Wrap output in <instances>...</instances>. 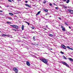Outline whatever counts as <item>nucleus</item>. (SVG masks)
Returning a JSON list of instances; mask_svg holds the SVG:
<instances>
[{
    "label": "nucleus",
    "mask_w": 73,
    "mask_h": 73,
    "mask_svg": "<svg viewBox=\"0 0 73 73\" xmlns=\"http://www.w3.org/2000/svg\"><path fill=\"white\" fill-rule=\"evenodd\" d=\"M65 24L66 25H68V24L67 23L65 22Z\"/></svg>",
    "instance_id": "nucleus-25"
},
{
    "label": "nucleus",
    "mask_w": 73,
    "mask_h": 73,
    "mask_svg": "<svg viewBox=\"0 0 73 73\" xmlns=\"http://www.w3.org/2000/svg\"><path fill=\"white\" fill-rule=\"evenodd\" d=\"M24 25H23L22 26V30L23 31V29H24Z\"/></svg>",
    "instance_id": "nucleus-11"
},
{
    "label": "nucleus",
    "mask_w": 73,
    "mask_h": 73,
    "mask_svg": "<svg viewBox=\"0 0 73 73\" xmlns=\"http://www.w3.org/2000/svg\"><path fill=\"white\" fill-rule=\"evenodd\" d=\"M52 17V16H50L49 17Z\"/></svg>",
    "instance_id": "nucleus-49"
},
{
    "label": "nucleus",
    "mask_w": 73,
    "mask_h": 73,
    "mask_svg": "<svg viewBox=\"0 0 73 73\" xmlns=\"http://www.w3.org/2000/svg\"><path fill=\"white\" fill-rule=\"evenodd\" d=\"M49 36H53V35H52V34H49Z\"/></svg>",
    "instance_id": "nucleus-21"
},
{
    "label": "nucleus",
    "mask_w": 73,
    "mask_h": 73,
    "mask_svg": "<svg viewBox=\"0 0 73 73\" xmlns=\"http://www.w3.org/2000/svg\"><path fill=\"white\" fill-rule=\"evenodd\" d=\"M5 7H10V6H9V5L5 6Z\"/></svg>",
    "instance_id": "nucleus-28"
},
{
    "label": "nucleus",
    "mask_w": 73,
    "mask_h": 73,
    "mask_svg": "<svg viewBox=\"0 0 73 73\" xmlns=\"http://www.w3.org/2000/svg\"><path fill=\"white\" fill-rule=\"evenodd\" d=\"M7 36H8V37H10V38H12V36L11 35H9Z\"/></svg>",
    "instance_id": "nucleus-17"
},
{
    "label": "nucleus",
    "mask_w": 73,
    "mask_h": 73,
    "mask_svg": "<svg viewBox=\"0 0 73 73\" xmlns=\"http://www.w3.org/2000/svg\"><path fill=\"white\" fill-rule=\"evenodd\" d=\"M7 24H11V23L9 22H7Z\"/></svg>",
    "instance_id": "nucleus-20"
},
{
    "label": "nucleus",
    "mask_w": 73,
    "mask_h": 73,
    "mask_svg": "<svg viewBox=\"0 0 73 73\" xmlns=\"http://www.w3.org/2000/svg\"><path fill=\"white\" fill-rule=\"evenodd\" d=\"M40 60L46 65H48V60L47 59L41 58Z\"/></svg>",
    "instance_id": "nucleus-1"
},
{
    "label": "nucleus",
    "mask_w": 73,
    "mask_h": 73,
    "mask_svg": "<svg viewBox=\"0 0 73 73\" xmlns=\"http://www.w3.org/2000/svg\"><path fill=\"white\" fill-rule=\"evenodd\" d=\"M58 18L60 20H62L61 18V17H58Z\"/></svg>",
    "instance_id": "nucleus-31"
},
{
    "label": "nucleus",
    "mask_w": 73,
    "mask_h": 73,
    "mask_svg": "<svg viewBox=\"0 0 73 73\" xmlns=\"http://www.w3.org/2000/svg\"><path fill=\"white\" fill-rule=\"evenodd\" d=\"M0 32H1V31H0Z\"/></svg>",
    "instance_id": "nucleus-51"
},
{
    "label": "nucleus",
    "mask_w": 73,
    "mask_h": 73,
    "mask_svg": "<svg viewBox=\"0 0 73 73\" xmlns=\"http://www.w3.org/2000/svg\"><path fill=\"white\" fill-rule=\"evenodd\" d=\"M25 6H26V7H29V8H31V6H29V5L27 4H25Z\"/></svg>",
    "instance_id": "nucleus-9"
},
{
    "label": "nucleus",
    "mask_w": 73,
    "mask_h": 73,
    "mask_svg": "<svg viewBox=\"0 0 73 73\" xmlns=\"http://www.w3.org/2000/svg\"><path fill=\"white\" fill-rule=\"evenodd\" d=\"M50 6H52V3H50Z\"/></svg>",
    "instance_id": "nucleus-36"
},
{
    "label": "nucleus",
    "mask_w": 73,
    "mask_h": 73,
    "mask_svg": "<svg viewBox=\"0 0 73 73\" xmlns=\"http://www.w3.org/2000/svg\"><path fill=\"white\" fill-rule=\"evenodd\" d=\"M8 36V35H6L5 34H3L2 35V36H3V37H5V36Z\"/></svg>",
    "instance_id": "nucleus-13"
},
{
    "label": "nucleus",
    "mask_w": 73,
    "mask_h": 73,
    "mask_svg": "<svg viewBox=\"0 0 73 73\" xmlns=\"http://www.w3.org/2000/svg\"><path fill=\"white\" fill-rule=\"evenodd\" d=\"M12 29L13 30V31H16V30L15 29Z\"/></svg>",
    "instance_id": "nucleus-39"
},
{
    "label": "nucleus",
    "mask_w": 73,
    "mask_h": 73,
    "mask_svg": "<svg viewBox=\"0 0 73 73\" xmlns=\"http://www.w3.org/2000/svg\"><path fill=\"white\" fill-rule=\"evenodd\" d=\"M41 13V11H38V13H37V14L36 15H39L40 13Z\"/></svg>",
    "instance_id": "nucleus-12"
},
{
    "label": "nucleus",
    "mask_w": 73,
    "mask_h": 73,
    "mask_svg": "<svg viewBox=\"0 0 73 73\" xmlns=\"http://www.w3.org/2000/svg\"><path fill=\"white\" fill-rule=\"evenodd\" d=\"M50 15V14H49V13H47V14H45V15L46 16H48V15Z\"/></svg>",
    "instance_id": "nucleus-18"
},
{
    "label": "nucleus",
    "mask_w": 73,
    "mask_h": 73,
    "mask_svg": "<svg viewBox=\"0 0 73 73\" xmlns=\"http://www.w3.org/2000/svg\"><path fill=\"white\" fill-rule=\"evenodd\" d=\"M0 8H2L1 7V6H0Z\"/></svg>",
    "instance_id": "nucleus-47"
},
{
    "label": "nucleus",
    "mask_w": 73,
    "mask_h": 73,
    "mask_svg": "<svg viewBox=\"0 0 73 73\" xmlns=\"http://www.w3.org/2000/svg\"><path fill=\"white\" fill-rule=\"evenodd\" d=\"M13 70L14 71L15 73H17L18 72V70L16 68H13Z\"/></svg>",
    "instance_id": "nucleus-4"
},
{
    "label": "nucleus",
    "mask_w": 73,
    "mask_h": 73,
    "mask_svg": "<svg viewBox=\"0 0 73 73\" xmlns=\"http://www.w3.org/2000/svg\"><path fill=\"white\" fill-rule=\"evenodd\" d=\"M44 11H45V12H48V10L47 9H44Z\"/></svg>",
    "instance_id": "nucleus-14"
},
{
    "label": "nucleus",
    "mask_w": 73,
    "mask_h": 73,
    "mask_svg": "<svg viewBox=\"0 0 73 73\" xmlns=\"http://www.w3.org/2000/svg\"><path fill=\"white\" fill-rule=\"evenodd\" d=\"M44 29L45 30H47L46 29V28H44Z\"/></svg>",
    "instance_id": "nucleus-43"
},
{
    "label": "nucleus",
    "mask_w": 73,
    "mask_h": 73,
    "mask_svg": "<svg viewBox=\"0 0 73 73\" xmlns=\"http://www.w3.org/2000/svg\"><path fill=\"white\" fill-rule=\"evenodd\" d=\"M43 3L44 4H45V3H46V1H43Z\"/></svg>",
    "instance_id": "nucleus-24"
},
{
    "label": "nucleus",
    "mask_w": 73,
    "mask_h": 73,
    "mask_svg": "<svg viewBox=\"0 0 73 73\" xmlns=\"http://www.w3.org/2000/svg\"><path fill=\"white\" fill-rule=\"evenodd\" d=\"M8 1H9V2H12V1H11V0H8Z\"/></svg>",
    "instance_id": "nucleus-29"
},
{
    "label": "nucleus",
    "mask_w": 73,
    "mask_h": 73,
    "mask_svg": "<svg viewBox=\"0 0 73 73\" xmlns=\"http://www.w3.org/2000/svg\"><path fill=\"white\" fill-rule=\"evenodd\" d=\"M33 39L34 41H35L36 40V39L35 38V36H34L33 37Z\"/></svg>",
    "instance_id": "nucleus-15"
},
{
    "label": "nucleus",
    "mask_w": 73,
    "mask_h": 73,
    "mask_svg": "<svg viewBox=\"0 0 73 73\" xmlns=\"http://www.w3.org/2000/svg\"><path fill=\"white\" fill-rule=\"evenodd\" d=\"M61 46L64 49H66V46H65L64 44H62L61 45Z\"/></svg>",
    "instance_id": "nucleus-6"
},
{
    "label": "nucleus",
    "mask_w": 73,
    "mask_h": 73,
    "mask_svg": "<svg viewBox=\"0 0 73 73\" xmlns=\"http://www.w3.org/2000/svg\"><path fill=\"white\" fill-rule=\"evenodd\" d=\"M69 28L70 29H71V27H70V26H69Z\"/></svg>",
    "instance_id": "nucleus-40"
},
{
    "label": "nucleus",
    "mask_w": 73,
    "mask_h": 73,
    "mask_svg": "<svg viewBox=\"0 0 73 73\" xmlns=\"http://www.w3.org/2000/svg\"><path fill=\"white\" fill-rule=\"evenodd\" d=\"M63 7L65 8V9H66V8H67V7L66 6H63Z\"/></svg>",
    "instance_id": "nucleus-22"
},
{
    "label": "nucleus",
    "mask_w": 73,
    "mask_h": 73,
    "mask_svg": "<svg viewBox=\"0 0 73 73\" xmlns=\"http://www.w3.org/2000/svg\"><path fill=\"white\" fill-rule=\"evenodd\" d=\"M70 49L71 50H73V48H70Z\"/></svg>",
    "instance_id": "nucleus-34"
},
{
    "label": "nucleus",
    "mask_w": 73,
    "mask_h": 73,
    "mask_svg": "<svg viewBox=\"0 0 73 73\" xmlns=\"http://www.w3.org/2000/svg\"><path fill=\"white\" fill-rule=\"evenodd\" d=\"M62 64H63V65H65L67 67H69V65L68 64H66V63L65 62H62Z\"/></svg>",
    "instance_id": "nucleus-2"
},
{
    "label": "nucleus",
    "mask_w": 73,
    "mask_h": 73,
    "mask_svg": "<svg viewBox=\"0 0 73 73\" xmlns=\"http://www.w3.org/2000/svg\"><path fill=\"white\" fill-rule=\"evenodd\" d=\"M70 1L69 0H68L66 2V3H69V2Z\"/></svg>",
    "instance_id": "nucleus-19"
},
{
    "label": "nucleus",
    "mask_w": 73,
    "mask_h": 73,
    "mask_svg": "<svg viewBox=\"0 0 73 73\" xmlns=\"http://www.w3.org/2000/svg\"><path fill=\"white\" fill-rule=\"evenodd\" d=\"M26 64L28 66H30V63H29V62L28 61L26 62Z\"/></svg>",
    "instance_id": "nucleus-7"
},
{
    "label": "nucleus",
    "mask_w": 73,
    "mask_h": 73,
    "mask_svg": "<svg viewBox=\"0 0 73 73\" xmlns=\"http://www.w3.org/2000/svg\"><path fill=\"white\" fill-rule=\"evenodd\" d=\"M67 48H68V49H70V47L69 46H67Z\"/></svg>",
    "instance_id": "nucleus-32"
},
{
    "label": "nucleus",
    "mask_w": 73,
    "mask_h": 73,
    "mask_svg": "<svg viewBox=\"0 0 73 73\" xmlns=\"http://www.w3.org/2000/svg\"><path fill=\"white\" fill-rule=\"evenodd\" d=\"M68 59L70 61H73V60L71 58H68Z\"/></svg>",
    "instance_id": "nucleus-8"
},
{
    "label": "nucleus",
    "mask_w": 73,
    "mask_h": 73,
    "mask_svg": "<svg viewBox=\"0 0 73 73\" xmlns=\"http://www.w3.org/2000/svg\"><path fill=\"white\" fill-rule=\"evenodd\" d=\"M61 28H62V29H63V28H64V27H63V26H62L61 27Z\"/></svg>",
    "instance_id": "nucleus-38"
},
{
    "label": "nucleus",
    "mask_w": 73,
    "mask_h": 73,
    "mask_svg": "<svg viewBox=\"0 0 73 73\" xmlns=\"http://www.w3.org/2000/svg\"><path fill=\"white\" fill-rule=\"evenodd\" d=\"M31 28L33 29H35V27H31Z\"/></svg>",
    "instance_id": "nucleus-26"
},
{
    "label": "nucleus",
    "mask_w": 73,
    "mask_h": 73,
    "mask_svg": "<svg viewBox=\"0 0 73 73\" xmlns=\"http://www.w3.org/2000/svg\"><path fill=\"white\" fill-rule=\"evenodd\" d=\"M25 3H28V1H26Z\"/></svg>",
    "instance_id": "nucleus-41"
},
{
    "label": "nucleus",
    "mask_w": 73,
    "mask_h": 73,
    "mask_svg": "<svg viewBox=\"0 0 73 73\" xmlns=\"http://www.w3.org/2000/svg\"><path fill=\"white\" fill-rule=\"evenodd\" d=\"M15 14H16V13H15Z\"/></svg>",
    "instance_id": "nucleus-53"
},
{
    "label": "nucleus",
    "mask_w": 73,
    "mask_h": 73,
    "mask_svg": "<svg viewBox=\"0 0 73 73\" xmlns=\"http://www.w3.org/2000/svg\"><path fill=\"white\" fill-rule=\"evenodd\" d=\"M0 12H3V11L1 10L0 11Z\"/></svg>",
    "instance_id": "nucleus-42"
},
{
    "label": "nucleus",
    "mask_w": 73,
    "mask_h": 73,
    "mask_svg": "<svg viewBox=\"0 0 73 73\" xmlns=\"http://www.w3.org/2000/svg\"><path fill=\"white\" fill-rule=\"evenodd\" d=\"M46 27L47 28V27H48V25H46Z\"/></svg>",
    "instance_id": "nucleus-45"
},
{
    "label": "nucleus",
    "mask_w": 73,
    "mask_h": 73,
    "mask_svg": "<svg viewBox=\"0 0 73 73\" xmlns=\"http://www.w3.org/2000/svg\"><path fill=\"white\" fill-rule=\"evenodd\" d=\"M34 57H35V58H37V57L36 56H34Z\"/></svg>",
    "instance_id": "nucleus-46"
},
{
    "label": "nucleus",
    "mask_w": 73,
    "mask_h": 73,
    "mask_svg": "<svg viewBox=\"0 0 73 73\" xmlns=\"http://www.w3.org/2000/svg\"><path fill=\"white\" fill-rule=\"evenodd\" d=\"M25 9H27V8H25Z\"/></svg>",
    "instance_id": "nucleus-50"
},
{
    "label": "nucleus",
    "mask_w": 73,
    "mask_h": 73,
    "mask_svg": "<svg viewBox=\"0 0 73 73\" xmlns=\"http://www.w3.org/2000/svg\"><path fill=\"white\" fill-rule=\"evenodd\" d=\"M40 1V0H39Z\"/></svg>",
    "instance_id": "nucleus-52"
},
{
    "label": "nucleus",
    "mask_w": 73,
    "mask_h": 73,
    "mask_svg": "<svg viewBox=\"0 0 73 73\" xmlns=\"http://www.w3.org/2000/svg\"><path fill=\"white\" fill-rule=\"evenodd\" d=\"M68 11H69V12H70V13L72 14H73V10L68 9Z\"/></svg>",
    "instance_id": "nucleus-5"
},
{
    "label": "nucleus",
    "mask_w": 73,
    "mask_h": 73,
    "mask_svg": "<svg viewBox=\"0 0 73 73\" xmlns=\"http://www.w3.org/2000/svg\"><path fill=\"white\" fill-rule=\"evenodd\" d=\"M27 24H28L29 25V23L28 22H27Z\"/></svg>",
    "instance_id": "nucleus-33"
},
{
    "label": "nucleus",
    "mask_w": 73,
    "mask_h": 73,
    "mask_svg": "<svg viewBox=\"0 0 73 73\" xmlns=\"http://www.w3.org/2000/svg\"><path fill=\"white\" fill-rule=\"evenodd\" d=\"M9 15H11V16L13 15V13H9Z\"/></svg>",
    "instance_id": "nucleus-10"
},
{
    "label": "nucleus",
    "mask_w": 73,
    "mask_h": 73,
    "mask_svg": "<svg viewBox=\"0 0 73 73\" xmlns=\"http://www.w3.org/2000/svg\"><path fill=\"white\" fill-rule=\"evenodd\" d=\"M8 19H9V20H11V19H12V18L11 17L9 18Z\"/></svg>",
    "instance_id": "nucleus-30"
},
{
    "label": "nucleus",
    "mask_w": 73,
    "mask_h": 73,
    "mask_svg": "<svg viewBox=\"0 0 73 73\" xmlns=\"http://www.w3.org/2000/svg\"><path fill=\"white\" fill-rule=\"evenodd\" d=\"M63 1L65 2L67 0H62Z\"/></svg>",
    "instance_id": "nucleus-35"
},
{
    "label": "nucleus",
    "mask_w": 73,
    "mask_h": 73,
    "mask_svg": "<svg viewBox=\"0 0 73 73\" xmlns=\"http://www.w3.org/2000/svg\"><path fill=\"white\" fill-rule=\"evenodd\" d=\"M60 53H61V54H64V52H62V51H61L60 52Z\"/></svg>",
    "instance_id": "nucleus-27"
},
{
    "label": "nucleus",
    "mask_w": 73,
    "mask_h": 73,
    "mask_svg": "<svg viewBox=\"0 0 73 73\" xmlns=\"http://www.w3.org/2000/svg\"><path fill=\"white\" fill-rule=\"evenodd\" d=\"M58 8V7H55V9H57Z\"/></svg>",
    "instance_id": "nucleus-37"
},
{
    "label": "nucleus",
    "mask_w": 73,
    "mask_h": 73,
    "mask_svg": "<svg viewBox=\"0 0 73 73\" xmlns=\"http://www.w3.org/2000/svg\"><path fill=\"white\" fill-rule=\"evenodd\" d=\"M53 4H54V5H55V3H53Z\"/></svg>",
    "instance_id": "nucleus-48"
},
{
    "label": "nucleus",
    "mask_w": 73,
    "mask_h": 73,
    "mask_svg": "<svg viewBox=\"0 0 73 73\" xmlns=\"http://www.w3.org/2000/svg\"><path fill=\"white\" fill-rule=\"evenodd\" d=\"M52 48H51L50 49V50H52Z\"/></svg>",
    "instance_id": "nucleus-44"
},
{
    "label": "nucleus",
    "mask_w": 73,
    "mask_h": 73,
    "mask_svg": "<svg viewBox=\"0 0 73 73\" xmlns=\"http://www.w3.org/2000/svg\"><path fill=\"white\" fill-rule=\"evenodd\" d=\"M63 57L64 58L65 60H67V58H66V57H65V56H64Z\"/></svg>",
    "instance_id": "nucleus-23"
},
{
    "label": "nucleus",
    "mask_w": 73,
    "mask_h": 73,
    "mask_svg": "<svg viewBox=\"0 0 73 73\" xmlns=\"http://www.w3.org/2000/svg\"><path fill=\"white\" fill-rule=\"evenodd\" d=\"M11 27H14V28H16V29H17L18 28H19V27L17 26H16L15 25H10Z\"/></svg>",
    "instance_id": "nucleus-3"
},
{
    "label": "nucleus",
    "mask_w": 73,
    "mask_h": 73,
    "mask_svg": "<svg viewBox=\"0 0 73 73\" xmlns=\"http://www.w3.org/2000/svg\"><path fill=\"white\" fill-rule=\"evenodd\" d=\"M62 31H65V28L64 27L62 29Z\"/></svg>",
    "instance_id": "nucleus-16"
}]
</instances>
